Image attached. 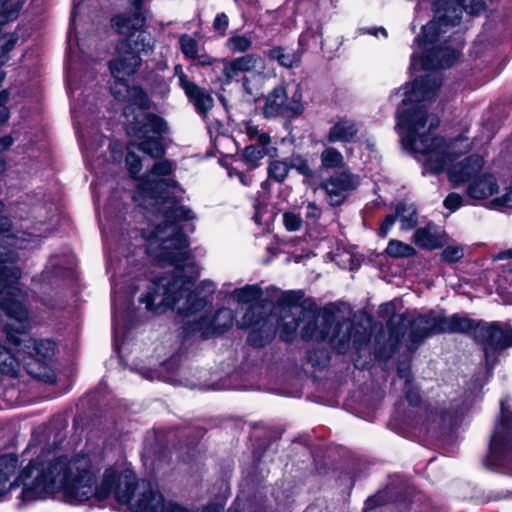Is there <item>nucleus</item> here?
<instances>
[{"instance_id":"nucleus-49","label":"nucleus","mask_w":512,"mask_h":512,"mask_svg":"<svg viewBox=\"0 0 512 512\" xmlns=\"http://www.w3.org/2000/svg\"><path fill=\"white\" fill-rule=\"evenodd\" d=\"M396 216L394 215H387L380 227V236L381 237H386L390 231V229L392 228V226L394 225L395 221H396Z\"/></svg>"},{"instance_id":"nucleus-26","label":"nucleus","mask_w":512,"mask_h":512,"mask_svg":"<svg viewBox=\"0 0 512 512\" xmlns=\"http://www.w3.org/2000/svg\"><path fill=\"white\" fill-rule=\"evenodd\" d=\"M278 154V149H269L263 150L259 148L257 145H249L247 146L242 153L243 160L250 168H256L261 159L265 156L276 157Z\"/></svg>"},{"instance_id":"nucleus-50","label":"nucleus","mask_w":512,"mask_h":512,"mask_svg":"<svg viewBox=\"0 0 512 512\" xmlns=\"http://www.w3.org/2000/svg\"><path fill=\"white\" fill-rule=\"evenodd\" d=\"M61 265L62 264L60 263V260L57 257H51L49 259L47 268L53 269L54 273H56L57 275H62L64 273L61 271Z\"/></svg>"},{"instance_id":"nucleus-7","label":"nucleus","mask_w":512,"mask_h":512,"mask_svg":"<svg viewBox=\"0 0 512 512\" xmlns=\"http://www.w3.org/2000/svg\"><path fill=\"white\" fill-rule=\"evenodd\" d=\"M155 39L145 31H139L133 36L121 41L117 47L118 57L110 62V69L116 82L112 93L118 100L128 101L139 108L148 107V98L140 87H130L125 76H131L142 64L141 55H150L155 48Z\"/></svg>"},{"instance_id":"nucleus-8","label":"nucleus","mask_w":512,"mask_h":512,"mask_svg":"<svg viewBox=\"0 0 512 512\" xmlns=\"http://www.w3.org/2000/svg\"><path fill=\"white\" fill-rule=\"evenodd\" d=\"M16 259L14 251L0 246V308L7 316L25 327L29 315L24 305L26 294L17 283L20 272L12 266Z\"/></svg>"},{"instance_id":"nucleus-4","label":"nucleus","mask_w":512,"mask_h":512,"mask_svg":"<svg viewBox=\"0 0 512 512\" xmlns=\"http://www.w3.org/2000/svg\"><path fill=\"white\" fill-rule=\"evenodd\" d=\"M300 291H286L278 300L281 315L278 330L284 341H291L302 324L304 340L328 341L339 352L345 351L352 339L353 323L332 307L317 309L301 302Z\"/></svg>"},{"instance_id":"nucleus-31","label":"nucleus","mask_w":512,"mask_h":512,"mask_svg":"<svg viewBox=\"0 0 512 512\" xmlns=\"http://www.w3.org/2000/svg\"><path fill=\"white\" fill-rule=\"evenodd\" d=\"M290 169L289 158L284 160H273L269 163L268 175L271 179L281 183L287 178Z\"/></svg>"},{"instance_id":"nucleus-32","label":"nucleus","mask_w":512,"mask_h":512,"mask_svg":"<svg viewBox=\"0 0 512 512\" xmlns=\"http://www.w3.org/2000/svg\"><path fill=\"white\" fill-rule=\"evenodd\" d=\"M189 99L195 105L197 111L199 113H205L213 106V98L212 96L205 90L197 87V91L190 94Z\"/></svg>"},{"instance_id":"nucleus-17","label":"nucleus","mask_w":512,"mask_h":512,"mask_svg":"<svg viewBox=\"0 0 512 512\" xmlns=\"http://www.w3.org/2000/svg\"><path fill=\"white\" fill-rule=\"evenodd\" d=\"M397 318L401 326L410 325L409 340L415 347L425 338L434 334L433 325L428 321L431 319V311L413 319H409L406 315H399Z\"/></svg>"},{"instance_id":"nucleus-51","label":"nucleus","mask_w":512,"mask_h":512,"mask_svg":"<svg viewBox=\"0 0 512 512\" xmlns=\"http://www.w3.org/2000/svg\"><path fill=\"white\" fill-rule=\"evenodd\" d=\"M13 143V139L10 136H5L3 138H0V153L7 148H9ZM4 165L0 161V172L3 170Z\"/></svg>"},{"instance_id":"nucleus-1","label":"nucleus","mask_w":512,"mask_h":512,"mask_svg":"<svg viewBox=\"0 0 512 512\" xmlns=\"http://www.w3.org/2000/svg\"><path fill=\"white\" fill-rule=\"evenodd\" d=\"M442 84L439 73H430L415 79L398 90L404 105L412 107L398 113L397 128L403 145L413 152L425 156V169L439 173L448 169L449 180L454 185L462 184L476 175L483 167V158L471 155L451 165L456 158L470 151L472 142L467 136L446 141L441 137L430 138L429 132L439 125V119L426 111V103L437 95Z\"/></svg>"},{"instance_id":"nucleus-57","label":"nucleus","mask_w":512,"mask_h":512,"mask_svg":"<svg viewBox=\"0 0 512 512\" xmlns=\"http://www.w3.org/2000/svg\"><path fill=\"white\" fill-rule=\"evenodd\" d=\"M239 180L241 181V183L245 186L249 185L250 183V179L247 178L245 175H243L242 173L239 174Z\"/></svg>"},{"instance_id":"nucleus-13","label":"nucleus","mask_w":512,"mask_h":512,"mask_svg":"<svg viewBox=\"0 0 512 512\" xmlns=\"http://www.w3.org/2000/svg\"><path fill=\"white\" fill-rule=\"evenodd\" d=\"M358 185L359 177L344 170L330 176L321 183L320 187L325 191L326 199L331 206H340Z\"/></svg>"},{"instance_id":"nucleus-62","label":"nucleus","mask_w":512,"mask_h":512,"mask_svg":"<svg viewBox=\"0 0 512 512\" xmlns=\"http://www.w3.org/2000/svg\"><path fill=\"white\" fill-rule=\"evenodd\" d=\"M383 308L388 311V310H390L392 308V305L391 304H385L383 306Z\"/></svg>"},{"instance_id":"nucleus-36","label":"nucleus","mask_w":512,"mask_h":512,"mask_svg":"<svg viewBox=\"0 0 512 512\" xmlns=\"http://www.w3.org/2000/svg\"><path fill=\"white\" fill-rule=\"evenodd\" d=\"M291 169H295L299 174L306 178H313L314 171L309 165V162L303 156L296 154L289 158Z\"/></svg>"},{"instance_id":"nucleus-38","label":"nucleus","mask_w":512,"mask_h":512,"mask_svg":"<svg viewBox=\"0 0 512 512\" xmlns=\"http://www.w3.org/2000/svg\"><path fill=\"white\" fill-rule=\"evenodd\" d=\"M52 206H47L46 203L38 201L30 207L29 212L37 223L44 224L52 214Z\"/></svg>"},{"instance_id":"nucleus-55","label":"nucleus","mask_w":512,"mask_h":512,"mask_svg":"<svg viewBox=\"0 0 512 512\" xmlns=\"http://www.w3.org/2000/svg\"><path fill=\"white\" fill-rule=\"evenodd\" d=\"M82 109H74L73 110V117L75 120V124L77 125V128L79 129V126L82 124Z\"/></svg>"},{"instance_id":"nucleus-42","label":"nucleus","mask_w":512,"mask_h":512,"mask_svg":"<svg viewBox=\"0 0 512 512\" xmlns=\"http://www.w3.org/2000/svg\"><path fill=\"white\" fill-rule=\"evenodd\" d=\"M442 259L448 263L457 262L464 256L461 246H447L441 253Z\"/></svg>"},{"instance_id":"nucleus-14","label":"nucleus","mask_w":512,"mask_h":512,"mask_svg":"<svg viewBox=\"0 0 512 512\" xmlns=\"http://www.w3.org/2000/svg\"><path fill=\"white\" fill-rule=\"evenodd\" d=\"M223 82L230 84L238 78L241 73L255 72L262 74L266 68V61L258 54H246L232 60L222 59Z\"/></svg>"},{"instance_id":"nucleus-60","label":"nucleus","mask_w":512,"mask_h":512,"mask_svg":"<svg viewBox=\"0 0 512 512\" xmlns=\"http://www.w3.org/2000/svg\"><path fill=\"white\" fill-rule=\"evenodd\" d=\"M399 375L402 377V378H405L406 381H408V374L405 373L403 370H399Z\"/></svg>"},{"instance_id":"nucleus-53","label":"nucleus","mask_w":512,"mask_h":512,"mask_svg":"<svg viewBox=\"0 0 512 512\" xmlns=\"http://www.w3.org/2000/svg\"><path fill=\"white\" fill-rule=\"evenodd\" d=\"M406 397L409 403L412 405H417L420 402V396L416 392L408 391Z\"/></svg>"},{"instance_id":"nucleus-30","label":"nucleus","mask_w":512,"mask_h":512,"mask_svg":"<svg viewBox=\"0 0 512 512\" xmlns=\"http://www.w3.org/2000/svg\"><path fill=\"white\" fill-rule=\"evenodd\" d=\"M385 251L393 258H408L416 254L414 247L395 239L389 241Z\"/></svg>"},{"instance_id":"nucleus-16","label":"nucleus","mask_w":512,"mask_h":512,"mask_svg":"<svg viewBox=\"0 0 512 512\" xmlns=\"http://www.w3.org/2000/svg\"><path fill=\"white\" fill-rule=\"evenodd\" d=\"M127 1L131 4L132 15H117L112 24L119 34L129 38L141 31L146 19L142 12V0Z\"/></svg>"},{"instance_id":"nucleus-34","label":"nucleus","mask_w":512,"mask_h":512,"mask_svg":"<svg viewBox=\"0 0 512 512\" xmlns=\"http://www.w3.org/2000/svg\"><path fill=\"white\" fill-rule=\"evenodd\" d=\"M179 46L185 58L190 60L192 57H196L197 52L200 50L197 39L188 34H182L179 36Z\"/></svg>"},{"instance_id":"nucleus-44","label":"nucleus","mask_w":512,"mask_h":512,"mask_svg":"<svg viewBox=\"0 0 512 512\" xmlns=\"http://www.w3.org/2000/svg\"><path fill=\"white\" fill-rule=\"evenodd\" d=\"M462 196L457 193H450L444 200V206L451 210L455 211L462 206Z\"/></svg>"},{"instance_id":"nucleus-23","label":"nucleus","mask_w":512,"mask_h":512,"mask_svg":"<svg viewBox=\"0 0 512 512\" xmlns=\"http://www.w3.org/2000/svg\"><path fill=\"white\" fill-rule=\"evenodd\" d=\"M498 191V184L492 175H484L469 185L467 193L473 199H486Z\"/></svg>"},{"instance_id":"nucleus-5","label":"nucleus","mask_w":512,"mask_h":512,"mask_svg":"<svg viewBox=\"0 0 512 512\" xmlns=\"http://www.w3.org/2000/svg\"><path fill=\"white\" fill-rule=\"evenodd\" d=\"M198 276V270L192 263L178 268L173 277L163 278L158 287L162 289L161 303L175 310L184 319L187 334L198 333L203 338L214 337L227 331L234 321V313L229 308L213 311L211 300L197 298L195 295L184 297L186 285ZM157 288V285L153 287Z\"/></svg>"},{"instance_id":"nucleus-40","label":"nucleus","mask_w":512,"mask_h":512,"mask_svg":"<svg viewBox=\"0 0 512 512\" xmlns=\"http://www.w3.org/2000/svg\"><path fill=\"white\" fill-rule=\"evenodd\" d=\"M175 167H176L175 163L170 160L165 159V160L159 161L153 165V167L151 168V170L149 172V175L146 178L151 180L149 178L150 176H158V177L168 176L173 173V171L175 170Z\"/></svg>"},{"instance_id":"nucleus-37","label":"nucleus","mask_w":512,"mask_h":512,"mask_svg":"<svg viewBox=\"0 0 512 512\" xmlns=\"http://www.w3.org/2000/svg\"><path fill=\"white\" fill-rule=\"evenodd\" d=\"M136 143H130L127 147V156H126V166L129 171V173L135 177L139 174V172L142 169V163L141 159L138 155L135 153Z\"/></svg>"},{"instance_id":"nucleus-20","label":"nucleus","mask_w":512,"mask_h":512,"mask_svg":"<svg viewBox=\"0 0 512 512\" xmlns=\"http://www.w3.org/2000/svg\"><path fill=\"white\" fill-rule=\"evenodd\" d=\"M21 228H25L23 231H18L17 234L7 236L5 243L9 247L17 249L32 248L39 242V238L44 236V231L40 228L31 226L29 223L23 224Z\"/></svg>"},{"instance_id":"nucleus-21","label":"nucleus","mask_w":512,"mask_h":512,"mask_svg":"<svg viewBox=\"0 0 512 512\" xmlns=\"http://www.w3.org/2000/svg\"><path fill=\"white\" fill-rule=\"evenodd\" d=\"M357 133L358 125L354 120L340 118L331 126L326 139L329 143L350 142Z\"/></svg>"},{"instance_id":"nucleus-33","label":"nucleus","mask_w":512,"mask_h":512,"mask_svg":"<svg viewBox=\"0 0 512 512\" xmlns=\"http://www.w3.org/2000/svg\"><path fill=\"white\" fill-rule=\"evenodd\" d=\"M252 38L246 34L233 35L226 41V47L232 53H244L252 47Z\"/></svg>"},{"instance_id":"nucleus-15","label":"nucleus","mask_w":512,"mask_h":512,"mask_svg":"<svg viewBox=\"0 0 512 512\" xmlns=\"http://www.w3.org/2000/svg\"><path fill=\"white\" fill-rule=\"evenodd\" d=\"M476 337L483 341L486 349L503 350L512 346V327L494 322L476 328Z\"/></svg>"},{"instance_id":"nucleus-43","label":"nucleus","mask_w":512,"mask_h":512,"mask_svg":"<svg viewBox=\"0 0 512 512\" xmlns=\"http://www.w3.org/2000/svg\"><path fill=\"white\" fill-rule=\"evenodd\" d=\"M229 26V19L225 13L218 14L213 21L214 30L218 31L220 35L224 36Z\"/></svg>"},{"instance_id":"nucleus-64","label":"nucleus","mask_w":512,"mask_h":512,"mask_svg":"<svg viewBox=\"0 0 512 512\" xmlns=\"http://www.w3.org/2000/svg\"><path fill=\"white\" fill-rule=\"evenodd\" d=\"M412 64H413V65H416V56H413V57H412Z\"/></svg>"},{"instance_id":"nucleus-46","label":"nucleus","mask_w":512,"mask_h":512,"mask_svg":"<svg viewBox=\"0 0 512 512\" xmlns=\"http://www.w3.org/2000/svg\"><path fill=\"white\" fill-rule=\"evenodd\" d=\"M178 82L179 85L184 89L187 96L197 91L198 86L194 82L190 81L186 74L179 77Z\"/></svg>"},{"instance_id":"nucleus-56","label":"nucleus","mask_w":512,"mask_h":512,"mask_svg":"<svg viewBox=\"0 0 512 512\" xmlns=\"http://www.w3.org/2000/svg\"><path fill=\"white\" fill-rule=\"evenodd\" d=\"M174 75L179 78L181 77L182 75H185V73L183 72V69H182V66L181 65H176L174 67Z\"/></svg>"},{"instance_id":"nucleus-59","label":"nucleus","mask_w":512,"mask_h":512,"mask_svg":"<svg viewBox=\"0 0 512 512\" xmlns=\"http://www.w3.org/2000/svg\"><path fill=\"white\" fill-rule=\"evenodd\" d=\"M243 86H244L245 90H246L249 94H252V91L250 90V88H249V86H248V79H247V78H244Z\"/></svg>"},{"instance_id":"nucleus-22","label":"nucleus","mask_w":512,"mask_h":512,"mask_svg":"<svg viewBox=\"0 0 512 512\" xmlns=\"http://www.w3.org/2000/svg\"><path fill=\"white\" fill-rule=\"evenodd\" d=\"M168 185L166 180H149L148 178H141L138 183V191L134 199L139 202H146L147 199L154 201L152 206L158 205L159 200L162 199L161 192L163 186Z\"/></svg>"},{"instance_id":"nucleus-18","label":"nucleus","mask_w":512,"mask_h":512,"mask_svg":"<svg viewBox=\"0 0 512 512\" xmlns=\"http://www.w3.org/2000/svg\"><path fill=\"white\" fill-rule=\"evenodd\" d=\"M412 241L419 248L434 250L441 247L446 239L444 232L439 227L429 223L415 230Z\"/></svg>"},{"instance_id":"nucleus-52","label":"nucleus","mask_w":512,"mask_h":512,"mask_svg":"<svg viewBox=\"0 0 512 512\" xmlns=\"http://www.w3.org/2000/svg\"><path fill=\"white\" fill-rule=\"evenodd\" d=\"M253 311L248 310L247 313L243 316L242 321L239 323L241 327H247L252 324Z\"/></svg>"},{"instance_id":"nucleus-24","label":"nucleus","mask_w":512,"mask_h":512,"mask_svg":"<svg viewBox=\"0 0 512 512\" xmlns=\"http://www.w3.org/2000/svg\"><path fill=\"white\" fill-rule=\"evenodd\" d=\"M396 217L399 219L401 229L404 231L413 229L418 222L415 205L407 201L400 202L396 206Z\"/></svg>"},{"instance_id":"nucleus-3","label":"nucleus","mask_w":512,"mask_h":512,"mask_svg":"<svg viewBox=\"0 0 512 512\" xmlns=\"http://www.w3.org/2000/svg\"><path fill=\"white\" fill-rule=\"evenodd\" d=\"M163 207L160 209V218L165 223L164 226L158 224L154 231L149 234L144 233L143 238L147 241L146 252L151 255L158 263L169 262L174 268L168 274L159 277L157 280L152 281L148 286V291L143 294L139 301L145 304V308L153 313H161L164 308H169L167 305L161 303L162 289L158 286L160 281L166 277H173L178 268L182 269L186 264L192 263L199 271L198 267L188 258L187 240L183 233L180 231L182 228L179 226L181 220L193 219L194 213L192 210L185 206H177L173 203L163 201ZM199 275L186 285L187 290L184 297L188 295H195L197 298H205L200 296L201 292L209 295L213 294L216 285L210 280L202 281L194 291L190 288L194 284Z\"/></svg>"},{"instance_id":"nucleus-29","label":"nucleus","mask_w":512,"mask_h":512,"mask_svg":"<svg viewBox=\"0 0 512 512\" xmlns=\"http://www.w3.org/2000/svg\"><path fill=\"white\" fill-rule=\"evenodd\" d=\"M231 295L238 303L248 304L260 298L261 289L257 285H246L242 288L235 289Z\"/></svg>"},{"instance_id":"nucleus-27","label":"nucleus","mask_w":512,"mask_h":512,"mask_svg":"<svg viewBox=\"0 0 512 512\" xmlns=\"http://www.w3.org/2000/svg\"><path fill=\"white\" fill-rule=\"evenodd\" d=\"M244 131L251 141H255L259 148L263 150L277 149V147L271 146V137L268 133L261 131L258 126L251 123L244 124Z\"/></svg>"},{"instance_id":"nucleus-63","label":"nucleus","mask_w":512,"mask_h":512,"mask_svg":"<svg viewBox=\"0 0 512 512\" xmlns=\"http://www.w3.org/2000/svg\"><path fill=\"white\" fill-rule=\"evenodd\" d=\"M130 109H131V108H130V106H128V107L125 109V111H124V113H125V115H126L127 117L129 116Z\"/></svg>"},{"instance_id":"nucleus-39","label":"nucleus","mask_w":512,"mask_h":512,"mask_svg":"<svg viewBox=\"0 0 512 512\" xmlns=\"http://www.w3.org/2000/svg\"><path fill=\"white\" fill-rule=\"evenodd\" d=\"M452 333H466L474 329V323L467 317H461L457 314L451 315Z\"/></svg>"},{"instance_id":"nucleus-47","label":"nucleus","mask_w":512,"mask_h":512,"mask_svg":"<svg viewBox=\"0 0 512 512\" xmlns=\"http://www.w3.org/2000/svg\"><path fill=\"white\" fill-rule=\"evenodd\" d=\"M191 60L195 61V64L199 66H211L218 61L206 53H200V51L197 52V56L192 57Z\"/></svg>"},{"instance_id":"nucleus-28","label":"nucleus","mask_w":512,"mask_h":512,"mask_svg":"<svg viewBox=\"0 0 512 512\" xmlns=\"http://www.w3.org/2000/svg\"><path fill=\"white\" fill-rule=\"evenodd\" d=\"M320 161L324 169H336L344 166L342 153L334 147H326L320 154Z\"/></svg>"},{"instance_id":"nucleus-19","label":"nucleus","mask_w":512,"mask_h":512,"mask_svg":"<svg viewBox=\"0 0 512 512\" xmlns=\"http://www.w3.org/2000/svg\"><path fill=\"white\" fill-rule=\"evenodd\" d=\"M8 341L12 345L10 348L0 346V372L4 374L14 375L18 372L22 360V351L18 352L16 342L19 341L18 335L8 334Z\"/></svg>"},{"instance_id":"nucleus-35","label":"nucleus","mask_w":512,"mask_h":512,"mask_svg":"<svg viewBox=\"0 0 512 512\" xmlns=\"http://www.w3.org/2000/svg\"><path fill=\"white\" fill-rule=\"evenodd\" d=\"M429 321L433 325L432 330L434 334L452 333L451 316H444L441 313L431 311V319Z\"/></svg>"},{"instance_id":"nucleus-9","label":"nucleus","mask_w":512,"mask_h":512,"mask_svg":"<svg viewBox=\"0 0 512 512\" xmlns=\"http://www.w3.org/2000/svg\"><path fill=\"white\" fill-rule=\"evenodd\" d=\"M18 339L15 344L19 347L18 352L22 351L23 366L27 372L46 383L55 382L56 375L50 366L56 352L54 342L48 339H32L25 333H19Z\"/></svg>"},{"instance_id":"nucleus-41","label":"nucleus","mask_w":512,"mask_h":512,"mask_svg":"<svg viewBox=\"0 0 512 512\" xmlns=\"http://www.w3.org/2000/svg\"><path fill=\"white\" fill-rule=\"evenodd\" d=\"M302 218L294 212H285L283 214V224L290 232L299 231L302 227Z\"/></svg>"},{"instance_id":"nucleus-11","label":"nucleus","mask_w":512,"mask_h":512,"mask_svg":"<svg viewBox=\"0 0 512 512\" xmlns=\"http://www.w3.org/2000/svg\"><path fill=\"white\" fill-rule=\"evenodd\" d=\"M501 420L496 425L490 443V456L496 462L512 461V412L508 399L501 401Z\"/></svg>"},{"instance_id":"nucleus-10","label":"nucleus","mask_w":512,"mask_h":512,"mask_svg":"<svg viewBox=\"0 0 512 512\" xmlns=\"http://www.w3.org/2000/svg\"><path fill=\"white\" fill-rule=\"evenodd\" d=\"M140 125L136 136L140 142L136 148L152 158H160L165 153V148L161 142L163 134L168 131L167 123L159 116L146 113L141 120L137 121Z\"/></svg>"},{"instance_id":"nucleus-2","label":"nucleus","mask_w":512,"mask_h":512,"mask_svg":"<svg viewBox=\"0 0 512 512\" xmlns=\"http://www.w3.org/2000/svg\"><path fill=\"white\" fill-rule=\"evenodd\" d=\"M18 458L14 454L0 456V496L22 487L23 500L51 496L69 503H82L94 495L96 454L93 450L71 457L54 450H41L15 476Z\"/></svg>"},{"instance_id":"nucleus-25","label":"nucleus","mask_w":512,"mask_h":512,"mask_svg":"<svg viewBox=\"0 0 512 512\" xmlns=\"http://www.w3.org/2000/svg\"><path fill=\"white\" fill-rule=\"evenodd\" d=\"M271 59H275L286 68H293L300 64L301 55L295 50H287L283 47H274L268 52Z\"/></svg>"},{"instance_id":"nucleus-54","label":"nucleus","mask_w":512,"mask_h":512,"mask_svg":"<svg viewBox=\"0 0 512 512\" xmlns=\"http://www.w3.org/2000/svg\"><path fill=\"white\" fill-rule=\"evenodd\" d=\"M512 258V248L499 252L494 260H503Z\"/></svg>"},{"instance_id":"nucleus-61","label":"nucleus","mask_w":512,"mask_h":512,"mask_svg":"<svg viewBox=\"0 0 512 512\" xmlns=\"http://www.w3.org/2000/svg\"><path fill=\"white\" fill-rule=\"evenodd\" d=\"M378 31H379V32H381L385 37L387 36V33H386L385 29H383V28H380V29H378V30H375V31L373 32V33H374V35H376V36H377V32H378Z\"/></svg>"},{"instance_id":"nucleus-12","label":"nucleus","mask_w":512,"mask_h":512,"mask_svg":"<svg viewBox=\"0 0 512 512\" xmlns=\"http://www.w3.org/2000/svg\"><path fill=\"white\" fill-rule=\"evenodd\" d=\"M301 94L295 90L291 97L288 96L284 87L274 88L266 97L263 107V114L267 118L298 115L302 112Z\"/></svg>"},{"instance_id":"nucleus-48","label":"nucleus","mask_w":512,"mask_h":512,"mask_svg":"<svg viewBox=\"0 0 512 512\" xmlns=\"http://www.w3.org/2000/svg\"><path fill=\"white\" fill-rule=\"evenodd\" d=\"M497 205L512 208V187H508L505 193L494 200Z\"/></svg>"},{"instance_id":"nucleus-6","label":"nucleus","mask_w":512,"mask_h":512,"mask_svg":"<svg viewBox=\"0 0 512 512\" xmlns=\"http://www.w3.org/2000/svg\"><path fill=\"white\" fill-rule=\"evenodd\" d=\"M434 18L423 26L418 45L425 52L421 59L423 69L450 67L458 58L459 52L449 46H434L447 27L459 24L462 12L478 15L485 9L483 0H430Z\"/></svg>"},{"instance_id":"nucleus-58","label":"nucleus","mask_w":512,"mask_h":512,"mask_svg":"<svg viewBox=\"0 0 512 512\" xmlns=\"http://www.w3.org/2000/svg\"><path fill=\"white\" fill-rule=\"evenodd\" d=\"M82 3H79L77 6H75L73 12H72V20L75 21L78 10L80 9Z\"/></svg>"},{"instance_id":"nucleus-45","label":"nucleus","mask_w":512,"mask_h":512,"mask_svg":"<svg viewBox=\"0 0 512 512\" xmlns=\"http://www.w3.org/2000/svg\"><path fill=\"white\" fill-rule=\"evenodd\" d=\"M322 215L321 208L314 202H308L306 204V212L305 217L308 220L316 221L318 220Z\"/></svg>"}]
</instances>
